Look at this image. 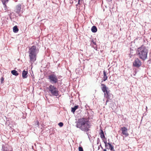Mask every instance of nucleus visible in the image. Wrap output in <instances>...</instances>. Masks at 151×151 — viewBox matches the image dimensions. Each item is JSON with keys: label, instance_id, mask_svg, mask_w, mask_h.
<instances>
[{"label": "nucleus", "instance_id": "nucleus-1", "mask_svg": "<svg viewBox=\"0 0 151 151\" xmlns=\"http://www.w3.org/2000/svg\"><path fill=\"white\" fill-rule=\"evenodd\" d=\"M89 117L84 116L83 118L79 119L76 123V127L79 128L82 131L87 132L89 130L90 125L89 123L88 119ZM88 138L90 139V137L88 133L87 132Z\"/></svg>", "mask_w": 151, "mask_h": 151}, {"label": "nucleus", "instance_id": "nucleus-2", "mask_svg": "<svg viewBox=\"0 0 151 151\" xmlns=\"http://www.w3.org/2000/svg\"><path fill=\"white\" fill-rule=\"evenodd\" d=\"M30 62L32 63H34L36 60V56L39 52V50L36 46L33 45L29 49L28 51Z\"/></svg>", "mask_w": 151, "mask_h": 151}, {"label": "nucleus", "instance_id": "nucleus-3", "mask_svg": "<svg viewBox=\"0 0 151 151\" xmlns=\"http://www.w3.org/2000/svg\"><path fill=\"white\" fill-rule=\"evenodd\" d=\"M147 49L143 45L138 48L137 51V53L139 58L143 60H145L147 58Z\"/></svg>", "mask_w": 151, "mask_h": 151}, {"label": "nucleus", "instance_id": "nucleus-4", "mask_svg": "<svg viewBox=\"0 0 151 151\" xmlns=\"http://www.w3.org/2000/svg\"><path fill=\"white\" fill-rule=\"evenodd\" d=\"M48 79L49 82L52 84H55L58 82V77L54 72L48 76Z\"/></svg>", "mask_w": 151, "mask_h": 151}, {"label": "nucleus", "instance_id": "nucleus-5", "mask_svg": "<svg viewBox=\"0 0 151 151\" xmlns=\"http://www.w3.org/2000/svg\"><path fill=\"white\" fill-rule=\"evenodd\" d=\"M49 92L54 96H58L59 95L58 89L54 85H50L48 88Z\"/></svg>", "mask_w": 151, "mask_h": 151}, {"label": "nucleus", "instance_id": "nucleus-6", "mask_svg": "<svg viewBox=\"0 0 151 151\" xmlns=\"http://www.w3.org/2000/svg\"><path fill=\"white\" fill-rule=\"evenodd\" d=\"M101 90L104 93V96L108 99H109L110 93L109 91L107 90L108 89V87H106V85L104 84H101Z\"/></svg>", "mask_w": 151, "mask_h": 151}, {"label": "nucleus", "instance_id": "nucleus-7", "mask_svg": "<svg viewBox=\"0 0 151 151\" xmlns=\"http://www.w3.org/2000/svg\"><path fill=\"white\" fill-rule=\"evenodd\" d=\"M133 64L134 66L138 68L141 66L142 63L139 59L137 58L135 59Z\"/></svg>", "mask_w": 151, "mask_h": 151}, {"label": "nucleus", "instance_id": "nucleus-8", "mask_svg": "<svg viewBox=\"0 0 151 151\" xmlns=\"http://www.w3.org/2000/svg\"><path fill=\"white\" fill-rule=\"evenodd\" d=\"M104 143L105 144V147L107 149V145H108L109 146V149H110V150L111 151L113 150L114 148V147L109 142L107 143L106 140H104Z\"/></svg>", "mask_w": 151, "mask_h": 151}, {"label": "nucleus", "instance_id": "nucleus-9", "mask_svg": "<svg viewBox=\"0 0 151 151\" xmlns=\"http://www.w3.org/2000/svg\"><path fill=\"white\" fill-rule=\"evenodd\" d=\"M21 6L20 4H18L16 6V12L18 14H19L20 12Z\"/></svg>", "mask_w": 151, "mask_h": 151}, {"label": "nucleus", "instance_id": "nucleus-10", "mask_svg": "<svg viewBox=\"0 0 151 151\" xmlns=\"http://www.w3.org/2000/svg\"><path fill=\"white\" fill-rule=\"evenodd\" d=\"M121 130L122 131V133L126 136H127L128 134L127 133V128L125 127L122 128Z\"/></svg>", "mask_w": 151, "mask_h": 151}, {"label": "nucleus", "instance_id": "nucleus-11", "mask_svg": "<svg viewBox=\"0 0 151 151\" xmlns=\"http://www.w3.org/2000/svg\"><path fill=\"white\" fill-rule=\"evenodd\" d=\"M28 73V72L27 71H25L24 70L22 73V77L23 78H27V74Z\"/></svg>", "mask_w": 151, "mask_h": 151}, {"label": "nucleus", "instance_id": "nucleus-12", "mask_svg": "<svg viewBox=\"0 0 151 151\" xmlns=\"http://www.w3.org/2000/svg\"><path fill=\"white\" fill-rule=\"evenodd\" d=\"M91 30L93 32L95 33L97 31V28L96 26H93L92 27Z\"/></svg>", "mask_w": 151, "mask_h": 151}, {"label": "nucleus", "instance_id": "nucleus-13", "mask_svg": "<svg viewBox=\"0 0 151 151\" xmlns=\"http://www.w3.org/2000/svg\"><path fill=\"white\" fill-rule=\"evenodd\" d=\"M103 74H104V77H103V81H105L107 79V76L106 75V73L105 70H104L103 71Z\"/></svg>", "mask_w": 151, "mask_h": 151}, {"label": "nucleus", "instance_id": "nucleus-14", "mask_svg": "<svg viewBox=\"0 0 151 151\" xmlns=\"http://www.w3.org/2000/svg\"><path fill=\"white\" fill-rule=\"evenodd\" d=\"M11 73L14 75L17 76L19 75L17 71L15 70H13L11 71Z\"/></svg>", "mask_w": 151, "mask_h": 151}, {"label": "nucleus", "instance_id": "nucleus-15", "mask_svg": "<svg viewBox=\"0 0 151 151\" xmlns=\"http://www.w3.org/2000/svg\"><path fill=\"white\" fill-rule=\"evenodd\" d=\"M101 132L100 134V136L101 139H104L105 138V136L104 134V133L103 132V131L101 130Z\"/></svg>", "mask_w": 151, "mask_h": 151}, {"label": "nucleus", "instance_id": "nucleus-16", "mask_svg": "<svg viewBox=\"0 0 151 151\" xmlns=\"http://www.w3.org/2000/svg\"><path fill=\"white\" fill-rule=\"evenodd\" d=\"M19 31V29L17 26H14L13 28V31L15 33H17Z\"/></svg>", "mask_w": 151, "mask_h": 151}, {"label": "nucleus", "instance_id": "nucleus-17", "mask_svg": "<svg viewBox=\"0 0 151 151\" xmlns=\"http://www.w3.org/2000/svg\"><path fill=\"white\" fill-rule=\"evenodd\" d=\"M91 44H93L94 45H95V46H93V48H94V49L96 50V48H97L96 44V42H95V41L93 40H92Z\"/></svg>", "mask_w": 151, "mask_h": 151}, {"label": "nucleus", "instance_id": "nucleus-18", "mask_svg": "<svg viewBox=\"0 0 151 151\" xmlns=\"http://www.w3.org/2000/svg\"><path fill=\"white\" fill-rule=\"evenodd\" d=\"M78 105L75 106L74 107L71 108V111L73 112H74L78 108Z\"/></svg>", "mask_w": 151, "mask_h": 151}, {"label": "nucleus", "instance_id": "nucleus-19", "mask_svg": "<svg viewBox=\"0 0 151 151\" xmlns=\"http://www.w3.org/2000/svg\"><path fill=\"white\" fill-rule=\"evenodd\" d=\"M35 126L36 127H38L39 125L38 121L37 120L35 122Z\"/></svg>", "mask_w": 151, "mask_h": 151}, {"label": "nucleus", "instance_id": "nucleus-20", "mask_svg": "<svg viewBox=\"0 0 151 151\" xmlns=\"http://www.w3.org/2000/svg\"><path fill=\"white\" fill-rule=\"evenodd\" d=\"M8 2H5V3H4L3 2H2V3H3V4L4 5V9L5 10H6V8H7V7H6V4Z\"/></svg>", "mask_w": 151, "mask_h": 151}, {"label": "nucleus", "instance_id": "nucleus-21", "mask_svg": "<svg viewBox=\"0 0 151 151\" xmlns=\"http://www.w3.org/2000/svg\"><path fill=\"white\" fill-rule=\"evenodd\" d=\"M58 125L60 127L63 126V124L62 122H60L58 124Z\"/></svg>", "mask_w": 151, "mask_h": 151}, {"label": "nucleus", "instance_id": "nucleus-22", "mask_svg": "<svg viewBox=\"0 0 151 151\" xmlns=\"http://www.w3.org/2000/svg\"><path fill=\"white\" fill-rule=\"evenodd\" d=\"M78 149L79 151H83V149L81 147H78Z\"/></svg>", "mask_w": 151, "mask_h": 151}, {"label": "nucleus", "instance_id": "nucleus-23", "mask_svg": "<svg viewBox=\"0 0 151 151\" xmlns=\"http://www.w3.org/2000/svg\"><path fill=\"white\" fill-rule=\"evenodd\" d=\"M80 1H81V0H78V4L76 5V6H78V4L80 5L81 4Z\"/></svg>", "mask_w": 151, "mask_h": 151}, {"label": "nucleus", "instance_id": "nucleus-24", "mask_svg": "<svg viewBox=\"0 0 151 151\" xmlns=\"http://www.w3.org/2000/svg\"><path fill=\"white\" fill-rule=\"evenodd\" d=\"M9 0H2V2H3L4 3L5 2H8Z\"/></svg>", "mask_w": 151, "mask_h": 151}, {"label": "nucleus", "instance_id": "nucleus-25", "mask_svg": "<svg viewBox=\"0 0 151 151\" xmlns=\"http://www.w3.org/2000/svg\"><path fill=\"white\" fill-rule=\"evenodd\" d=\"M4 78L3 77H1V83H2V82L3 81H4Z\"/></svg>", "mask_w": 151, "mask_h": 151}, {"label": "nucleus", "instance_id": "nucleus-26", "mask_svg": "<svg viewBox=\"0 0 151 151\" xmlns=\"http://www.w3.org/2000/svg\"><path fill=\"white\" fill-rule=\"evenodd\" d=\"M70 4H72L73 3V1L72 0H70Z\"/></svg>", "mask_w": 151, "mask_h": 151}, {"label": "nucleus", "instance_id": "nucleus-27", "mask_svg": "<svg viewBox=\"0 0 151 151\" xmlns=\"http://www.w3.org/2000/svg\"><path fill=\"white\" fill-rule=\"evenodd\" d=\"M100 147H101V149H103V147H102V146H101V145H100Z\"/></svg>", "mask_w": 151, "mask_h": 151}, {"label": "nucleus", "instance_id": "nucleus-28", "mask_svg": "<svg viewBox=\"0 0 151 151\" xmlns=\"http://www.w3.org/2000/svg\"><path fill=\"white\" fill-rule=\"evenodd\" d=\"M103 151H107L106 150V149L103 150Z\"/></svg>", "mask_w": 151, "mask_h": 151}, {"label": "nucleus", "instance_id": "nucleus-29", "mask_svg": "<svg viewBox=\"0 0 151 151\" xmlns=\"http://www.w3.org/2000/svg\"><path fill=\"white\" fill-rule=\"evenodd\" d=\"M108 141L109 142V139H108Z\"/></svg>", "mask_w": 151, "mask_h": 151}, {"label": "nucleus", "instance_id": "nucleus-30", "mask_svg": "<svg viewBox=\"0 0 151 151\" xmlns=\"http://www.w3.org/2000/svg\"><path fill=\"white\" fill-rule=\"evenodd\" d=\"M112 0H111V1Z\"/></svg>", "mask_w": 151, "mask_h": 151}]
</instances>
